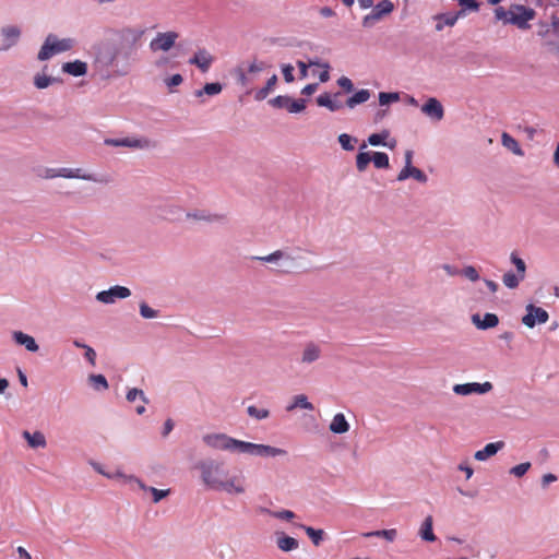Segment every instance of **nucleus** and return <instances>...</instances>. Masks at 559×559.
<instances>
[{
	"instance_id": "obj_1",
	"label": "nucleus",
	"mask_w": 559,
	"mask_h": 559,
	"mask_svg": "<svg viewBox=\"0 0 559 559\" xmlns=\"http://www.w3.org/2000/svg\"><path fill=\"white\" fill-rule=\"evenodd\" d=\"M145 28L126 26L116 32L117 41L103 39L91 48L93 68L103 78L126 76L138 61Z\"/></svg>"
},
{
	"instance_id": "obj_2",
	"label": "nucleus",
	"mask_w": 559,
	"mask_h": 559,
	"mask_svg": "<svg viewBox=\"0 0 559 559\" xmlns=\"http://www.w3.org/2000/svg\"><path fill=\"white\" fill-rule=\"evenodd\" d=\"M203 483L215 490L224 491L228 495H243L247 490V480L240 472L237 475L227 477L222 462L213 460L203 461L198 464Z\"/></svg>"
},
{
	"instance_id": "obj_3",
	"label": "nucleus",
	"mask_w": 559,
	"mask_h": 559,
	"mask_svg": "<svg viewBox=\"0 0 559 559\" xmlns=\"http://www.w3.org/2000/svg\"><path fill=\"white\" fill-rule=\"evenodd\" d=\"M75 44L73 38L59 39L55 34H48L38 51L37 59L46 61L55 55L71 50Z\"/></svg>"
},
{
	"instance_id": "obj_4",
	"label": "nucleus",
	"mask_w": 559,
	"mask_h": 559,
	"mask_svg": "<svg viewBox=\"0 0 559 559\" xmlns=\"http://www.w3.org/2000/svg\"><path fill=\"white\" fill-rule=\"evenodd\" d=\"M536 12L528 7L522 4H513L510 10L509 19H506V23L513 24L521 29L530 28L528 21L535 17Z\"/></svg>"
},
{
	"instance_id": "obj_5",
	"label": "nucleus",
	"mask_w": 559,
	"mask_h": 559,
	"mask_svg": "<svg viewBox=\"0 0 559 559\" xmlns=\"http://www.w3.org/2000/svg\"><path fill=\"white\" fill-rule=\"evenodd\" d=\"M104 144L115 147H129L135 150H151L156 147V142L148 138H123V139H105Z\"/></svg>"
},
{
	"instance_id": "obj_6",
	"label": "nucleus",
	"mask_w": 559,
	"mask_h": 559,
	"mask_svg": "<svg viewBox=\"0 0 559 559\" xmlns=\"http://www.w3.org/2000/svg\"><path fill=\"white\" fill-rule=\"evenodd\" d=\"M203 441L206 445L213 449L230 452H237L239 442V440L234 439L225 433L205 435L203 437Z\"/></svg>"
},
{
	"instance_id": "obj_7",
	"label": "nucleus",
	"mask_w": 559,
	"mask_h": 559,
	"mask_svg": "<svg viewBox=\"0 0 559 559\" xmlns=\"http://www.w3.org/2000/svg\"><path fill=\"white\" fill-rule=\"evenodd\" d=\"M22 36V28L19 25L8 24L0 28V52L8 51L12 47L16 46Z\"/></svg>"
},
{
	"instance_id": "obj_8",
	"label": "nucleus",
	"mask_w": 559,
	"mask_h": 559,
	"mask_svg": "<svg viewBox=\"0 0 559 559\" xmlns=\"http://www.w3.org/2000/svg\"><path fill=\"white\" fill-rule=\"evenodd\" d=\"M371 8L372 11L362 19L364 27H371L383 16L390 14L394 10V4L391 0H382L374 7L372 5Z\"/></svg>"
},
{
	"instance_id": "obj_9",
	"label": "nucleus",
	"mask_w": 559,
	"mask_h": 559,
	"mask_svg": "<svg viewBox=\"0 0 559 559\" xmlns=\"http://www.w3.org/2000/svg\"><path fill=\"white\" fill-rule=\"evenodd\" d=\"M59 177L67 179H82L85 181H92L97 183H105L108 180L104 176H98L94 173H87L81 168H68L61 167L58 168Z\"/></svg>"
},
{
	"instance_id": "obj_10",
	"label": "nucleus",
	"mask_w": 559,
	"mask_h": 559,
	"mask_svg": "<svg viewBox=\"0 0 559 559\" xmlns=\"http://www.w3.org/2000/svg\"><path fill=\"white\" fill-rule=\"evenodd\" d=\"M179 34L174 31L157 33L156 36L150 43V49L153 52L156 51H168L174 46L176 40L178 39Z\"/></svg>"
},
{
	"instance_id": "obj_11",
	"label": "nucleus",
	"mask_w": 559,
	"mask_h": 559,
	"mask_svg": "<svg viewBox=\"0 0 559 559\" xmlns=\"http://www.w3.org/2000/svg\"><path fill=\"white\" fill-rule=\"evenodd\" d=\"M270 105L275 108H286L288 112H301L306 108L307 100L304 98L293 99L287 95H278L269 100Z\"/></svg>"
},
{
	"instance_id": "obj_12",
	"label": "nucleus",
	"mask_w": 559,
	"mask_h": 559,
	"mask_svg": "<svg viewBox=\"0 0 559 559\" xmlns=\"http://www.w3.org/2000/svg\"><path fill=\"white\" fill-rule=\"evenodd\" d=\"M526 311L527 313L522 318V322L527 328H534L536 323L542 324L548 321V312L540 307L530 304L526 306Z\"/></svg>"
},
{
	"instance_id": "obj_13",
	"label": "nucleus",
	"mask_w": 559,
	"mask_h": 559,
	"mask_svg": "<svg viewBox=\"0 0 559 559\" xmlns=\"http://www.w3.org/2000/svg\"><path fill=\"white\" fill-rule=\"evenodd\" d=\"M421 112L432 121L439 122L444 118V108L439 99L429 97L420 108Z\"/></svg>"
},
{
	"instance_id": "obj_14",
	"label": "nucleus",
	"mask_w": 559,
	"mask_h": 559,
	"mask_svg": "<svg viewBox=\"0 0 559 559\" xmlns=\"http://www.w3.org/2000/svg\"><path fill=\"white\" fill-rule=\"evenodd\" d=\"M131 295L128 287L124 286H112L108 290L99 292L96 295V299L103 304H112L117 298H127Z\"/></svg>"
},
{
	"instance_id": "obj_15",
	"label": "nucleus",
	"mask_w": 559,
	"mask_h": 559,
	"mask_svg": "<svg viewBox=\"0 0 559 559\" xmlns=\"http://www.w3.org/2000/svg\"><path fill=\"white\" fill-rule=\"evenodd\" d=\"M492 389V384L490 382L484 383H464V384H455L453 386L454 393L459 395H469L472 393L484 394L489 392Z\"/></svg>"
},
{
	"instance_id": "obj_16",
	"label": "nucleus",
	"mask_w": 559,
	"mask_h": 559,
	"mask_svg": "<svg viewBox=\"0 0 559 559\" xmlns=\"http://www.w3.org/2000/svg\"><path fill=\"white\" fill-rule=\"evenodd\" d=\"M214 58L206 49H199L193 57L189 59V64L198 67L203 73L207 72Z\"/></svg>"
},
{
	"instance_id": "obj_17",
	"label": "nucleus",
	"mask_w": 559,
	"mask_h": 559,
	"mask_svg": "<svg viewBox=\"0 0 559 559\" xmlns=\"http://www.w3.org/2000/svg\"><path fill=\"white\" fill-rule=\"evenodd\" d=\"M341 95V92H336L333 96L330 93H323L317 97V104L320 107H325L330 111L334 112L340 110L343 107L341 102H337L335 98Z\"/></svg>"
},
{
	"instance_id": "obj_18",
	"label": "nucleus",
	"mask_w": 559,
	"mask_h": 559,
	"mask_svg": "<svg viewBox=\"0 0 559 559\" xmlns=\"http://www.w3.org/2000/svg\"><path fill=\"white\" fill-rule=\"evenodd\" d=\"M321 357V347L313 343L309 342L305 345L301 353V362L302 364H312L317 361Z\"/></svg>"
},
{
	"instance_id": "obj_19",
	"label": "nucleus",
	"mask_w": 559,
	"mask_h": 559,
	"mask_svg": "<svg viewBox=\"0 0 559 559\" xmlns=\"http://www.w3.org/2000/svg\"><path fill=\"white\" fill-rule=\"evenodd\" d=\"M411 177L421 183H425L428 180L427 175L423 170L414 166L404 167L397 175V180L404 181Z\"/></svg>"
},
{
	"instance_id": "obj_20",
	"label": "nucleus",
	"mask_w": 559,
	"mask_h": 559,
	"mask_svg": "<svg viewBox=\"0 0 559 559\" xmlns=\"http://www.w3.org/2000/svg\"><path fill=\"white\" fill-rule=\"evenodd\" d=\"M62 71L73 76H83L87 73V63L74 60L62 64Z\"/></svg>"
},
{
	"instance_id": "obj_21",
	"label": "nucleus",
	"mask_w": 559,
	"mask_h": 559,
	"mask_svg": "<svg viewBox=\"0 0 559 559\" xmlns=\"http://www.w3.org/2000/svg\"><path fill=\"white\" fill-rule=\"evenodd\" d=\"M472 321L478 329L487 330L497 326L499 318L495 313H486L483 319H480L479 314H474Z\"/></svg>"
},
{
	"instance_id": "obj_22",
	"label": "nucleus",
	"mask_w": 559,
	"mask_h": 559,
	"mask_svg": "<svg viewBox=\"0 0 559 559\" xmlns=\"http://www.w3.org/2000/svg\"><path fill=\"white\" fill-rule=\"evenodd\" d=\"M503 447H504L503 441L488 443L485 445L484 449L476 451L474 454V457L477 461H486L490 456L495 455Z\"/></svg>"
},
{
	"instance_id": "obj_23",
	"label": "nucleus",
	"mask_w": 559,
	"mask_h": 559,
	"mask_svg": "<svg viewBox=\"0 0 559 559\" xmlns=\"http://www.w3.org/2000/svg\"><path fill=\"white\" fill-rule=\"evenodd\" d=\"M329 429L331 432L336 435L346 433L349 430V424L346 420L343 413H337L334 415Z\"/></svg>"
},
{
	"instance_id": "obj_24",
	"label": "nucleus",
	"mask_w": 559,
	"mask_h": 559,
	"mask_svg": "<svg viewBox=\"0 0 559 559\" xmlns=\"http://www.w3.org/2000/svg\"><path fill=\"white\" fill-rule=\"evenodd\" d=\"M13 338L19 345L24 346L29 352L38 350V345L35 338L28 334L17 331L13 333Z\"/></svg>"
},
{
	"instance_id": "obj_25",
	"label": "nucleus",
	"mask_w": 559,
	"mask_h": 559,
	"mask_svg": "<svg viewBox=\"0 0 559 559\" xmlns=\"http://www.w3.org/2000/svg\"><path fill=\"white\" fill-rule=\"evenodd\" d=\"M23 437L26 439L31 448H45L47 444L46 438L40 431L31 433L29 431L25 430L23 432Z\"/></svg>"
},
{
	"instance_id": "obj_26",
	"label": "nucleus",
	"mask_w": 559,
	"mask_h": 559,
	"mask_svg": "<svg viewBox=\"0 0 559 559\" xmlns=\"http://www.w3.org/2000/svg\"><path fill=\"white\" fill-rule=\"evenodd\" d=\"M501 143L507 150L511 151L513 154H515L518 156L524 155V152L521 148L519 142L513 136H511L509 133H507V132L502 133Z\"/></svg>"
},
{
	"instance_id": "obj_27",
	"label": "nucleus",
	"mask_w": 559,
	"mask_h": 559,
	"mask_svg": "<svg viewBox=\"0 0 559 559\" xmlns=\"http://www.w3.org/2000/svg\"><path fill=\"white\" fill-rule=\"evenodd\" d=\"M138 399H140L143 404L136 406L135 411H136V413L139 415H142L145 412V406L144 405L148 402L147 399L145 397L144 392L142 390H139V389H135V388L128 391L127 400L130 403L135 402Z\"/></svg>"
},
{
	"instance_id": "obj_28",
	"label": "nucleus",
	"mask_w": 559,
	"mask_h": 559,
	"mask_svg": "<svg viewBox=\"0 0 559 559\" xmlns=\"http://www.w3.org/2000/svg\"><path fill=\"white\" fill-rule=\"evenodd\" d=\"M371 96L369 90H359L354 95L347 98L346 106L350 109L355 108L357 105L366 103Z\"/></svg>"
},
{
	"instance_id": "obj_29",
	"label": "nucleus",
	"mask_w": 559,
	"mask_h": 559,
	"mask_svg": "<svg viewBox=\"0 0 559 559\" xmlns=\"http://www.w3.org/2000/svg\"><path fill=\"white\" fill-rule=\"evenodd\" d=\"M276 545L282 551H292L298 548V540L294 537L281 534L276 538Z\"/></svg>"
},
{
	"instance_id": "obj_30",
	"label": "nucleus",
	"mask_w": 559,
	"mask_h": 559,
	"mask_svg": "<svg viewBox=\"0 0 559 559\" xmlns=\"http://www.w3.org/2000/svg\"><path fill=\"white\" fill-rule=\"evenodd\" d=\"M433 20L437 21V24L435 26L437 32H441L444 28V26L452 27L456 24L454 19L452 17V12L436 14L433 16Z\"/></svg>"
},
{
	"instance_id": "obj_31",
	"label": "nucleus",
	"mask_w": 559,
	"mask_h": 559,
	"mask_svg": "<svg viewBox=\"0 0 559 559\" xmlns=\"http://www.w3.org/2000/svg\"><path fill=\"white\" fill-rule=\"evenodd\" d=\"M420 537L426 542H435L436 535L432 531V516L428 515L425 521L421 524L420 531H419Z\"/></svg>"
},
{
	"instance_id": "obj_32",
	"label": "nucleus",
	"mask_w": 559,
	"mask_h": 559,
	"mask_svg": "<svg viewBox=\"0 0 559 559\" xmlns=\"http://www.w3.org/2000/svg\"><path fill=\"white\" fill-rule=\"evenodd\" d=\"M276 82H277V76H276V74H273L267 80L265 86H263L262 88H260L255 92L254 99L258 102L265 99L269 96V94L271 93V91L274 88Z\"/></svg>"
},
{
	"instance_id": "obj_33",
	"label": "nucleus",
	"mask_w": 559,
	"mask_h": 559,
	"mask_svg": "<svg viewBox=\"0 0 559 559\" xmlns=\"http://www.w3.org/2000/svg\"><path fill=\"white\" fill-rule=\"evenodd\" d=\"M524 278L525 277L523 275H520L519 273L507 272L502 276V283L504 284L506 287H508L510 289H514V288L519 287L520 283Z\"/></svg>"
},
{
	"instance_id": "obj_34",
	"label": "nucleus",
	"mask_w": 559,
	"mask_h": 559,
	"mask_svg": "<svg viewBox=\"0 0 559 559\" xmlns=\"http://www.w3.org/2000/svg\"><path fill=\"white\" fill-rule=\"evenodd\" d=\"M261 444L241 441L238 442V453H246L250 455L260 456Z\"/></svg>"
},
{
	"instance_id": "obj_35",
	"label": "nucleus",
	"mask_w": 559,
	"mask_h": 559,
	"mask_svg": "<svg viewBox=\"0 0 559 559\" xmlns=\"http://www.w3.org/2000/svg\"><path fill=\"white\" fill-rule=\"evenodd\" d=\"M222 90H223V86L218 82L206 83L202 90L195 91V96L200 97L203 94L214 96V95L219 94L222 92Z\"/></svg>"
},
{
	"instance_id": "obj_36",
	"label": "nucleus",
	"mask_w": 559,
	"mask_h": 559,
	"mask_svg": "<svg viewBox=\"0 0 559 559\" xmlns=\"http://www.w3.org/2000/svg\"><path fill=\"white\" fill-rule=\"evenodd\" d=\"M299 527L306 532V534L309 536V538L316 546H319L321 544L324 535V532L322 530H316L313 527L306 526L302 524H300Z\"/></svg>"
},
{
	"instance_id": "obj_37",
	"label": "nucleus",
	"mask_w": 559,
	"mask_h": 559,
	"mask_svg": "<svg viewBox=\"0 0 559 559\" xmlns=\"http://www.w3.org/2000/svg\"><path fill=\"white\" fill-rule=\"evenodd\" d=\"M296 407L305 408L312 411L313 405L308 401L307 396L304 394L296 395L294 397V403L287 407V411L290 412Z\"/></svg>"
},
{
	"instance_id": "obj_38",
	"label": "nucleus",
	"mask_w": 559,
	"mask_h": 559,
	"mask_svg": "<svg viewBox=\"0 0 559 559\" xmlns=\"http://www.w3.org/2000/svg\"><path fill=\"white\" fill-rule=\"evenodd\" d=\"M371 160L373 162L374 167L379 169L389 168L390 166L389 156L383 152H374L371 156Z\"/></svg>"
},
{
	"instance_id": "obj_39",
	"label": "nucleus",
	"mask_w": 559,
	"mask_h": 559,
	"mask_svg": "<svg viewBox=\"0 0 559 559\" xmlns=\"http://www.w3.org/2000/svg\"><path fill=\"white\" fill-rule=\"evenodd\" d=\"M286 454L287 452L284 449L261 444L260 456H284Z\"/></svg>"
},
{
	"instance_id": "obj_40",
	"label": "nucleus",
	"mask_w": 559,
	"mask_h": 559,
	"mask_svg": "<svg viewBox=\"0 0 559 559\" xmlns=\"http://www.w3.org/2000/svg\"><path fill=\"white\" fill-rule=\"evenodd\" d=\"M365 536L366 537H370V536L383 537L389 542H393L397 536V532L395 528H390V530L370 532V533L365 534Z\"/></svg>"
},
{
	"instance_id": "obj_41",
	"label": "nucleus",
	"mask_w": 559,
	"mask_h": 559,
	"mask_svg": "<svg viewBox=\"0 0 559 559\" xmlns=\"http://www.w3.org/2000/svg\"><path fill=\"white\" fill-rule=\"evenodd\" d=\"M370 162H371L370 152H360L356 156V167L359 171H365Z\"/></svg>"
},
{
	"instance_id": "obj_42",
	"label": "nucleus",
	"mask_w": 559,
	"mask_h": 559,
	"mask_svg": "<svg viewBox=\"0 0 559 559\" xmlns=\"http://www.w3.org/2000/svg\"><path fill=\"white\" fill-rule=\"evenodd\" d=\"M389 136V131L384 130L381 133H372L368 136V143L372 146L388 145L384 140Z\"/></svg>"
},
{
	"instance_id": "obj_43",
	"label": "nucleus",
	"mask_w": 559,
	"mask_h": 559,
	"mask_svg": "<svg viewBox=\"0 0 559 559\" xmlns=\"http://www.w3.org/2000/svg\"><path fill=\"white\" fill-rule=\"evenodd\" d=\"M511 262L514 264L516 269V273L520 275H523L525 277L526 275V264L522 258L518 255L516 252H512L510 255Z\"/></svg>"
},
{
	"instance_id": "obj_44",
	"label": "nucleus",
	"mask_w": 559,
	"mask_h": 559,
	"mask_svg": "<svg viewBox=\"0 0 559 559\" xmlns=\"http://www.w3.org/2000/svg\"><path fill=\"white\" fill-rule=\"evenodd\" d=\"M90 382L94 385L96 390H107L108 382L103 374H91L88 378Z\"/></svg>"
},
{
	"instance_id": "obj_45",
	"label": "nucleus",
	"mask_w": 559,
	"mask_h": 559,
	"mask_svg": "<svg viewBox=\"0 0 559 559\" xmlns=\"http://www.w3.org/2000/svg\"><path fill=\"white\" fill-rule=\"evenodd\" d=\"M55 81H56V79L52 76L37 74L34 78V85L38 90H44V88L48 87Z\"/></svg>"
},
{
	"instance_id": "obj_46",
	"label": "nucleus",
	"mask_w": 559,
	"mask_h": 559,
	"mask_svg": "<svg viewBox=\"0 0 559 559\" xmlns=\"http://www.w3.org/2000/svg\"><path fill=\"white\" fill-rule=\"evenodd\" d=\"M399 99H400V94L397 92H393V93L381 92L379 94V104L381 106L389 105L391 103L397 102Z\"/></svg>"
},
{
	"instance_id": "obj_47",
	"label": "nucleus",
	"mask_w": 559,
	"mask_h": 559,
	"mask_svg": "<svg viewBox=\"0 0 559 559\" xmlns=\"http://www.w3.org/2000/svg\"><path fill=\"white\" fill-rule=\"evenodd\" d=\"M338 142H340V144H341L343 150H345V151H353L354 150L353 142H357V139L350 136L347 133H342V134L338 135Z\"/></svg>"
},
{
	"instance_id": "obj_48",
	"label": "nucleus",
	"mask_w": 559,
	"mask_h": 559,
	"mask_svg": "<svg viewBox=\"0 0 559 559\" xmlns=\"http://www.w3.org/2000/svg\"><path fill=\"white\" fill-rule=\"evenodd\" d=\"M247 411L251 417H254L257 419H264L269 417V411L264 408H258L253 405H250Z\"/></svg>"
},
{
	"instance_id": "obj_49",
	"label": "nucleus",
	"mask_w": 559,
	"mask_h": 559,
	"mask_svg": "<svg viewBox=\"0 0 559 559\" xmlns=\"http://www.w3.org/2000/svg\"><path fill=\"white\" fill-rule=\"evenodd\" d=\"M38 176L43 179H53L59 177L58 168L44 167L38 170Z\"/></svg>"
},
{
	"instance_id": "obj_50",
	"label": "nucleus",
	"mask_w": 559,
	"mask_h": 559,
	"mask_svg": "<svg viewBox=\"0 0 559 559\" xmlns=\"http://www.w3.org/2000/svg\"><path fill=\"white\" fill-rule=\"evenodd\" d=\"M269 513L276 519L290 521L295 518V513L290 510H281V511H269Z\"/></svg>"
},
{
	"instance_id": "obj_51",
	"label": "nucleus",
	"mask_w": 559,
	"mask_h": 559,
	"mask_svg": "<svg viewBox=\"0 0 559 559\" xmlns=\"http://www.w3.org/2000/svg\"><path fill=\"white\" fill-rule=\"evenodd\" d=\"M530 467H531V463H528V462L521 463V464L515 465L514 467H512L510 473L513 474L516 477H522L523 475H525L527 473Z\"/></svg>"
},
{
	"instance_id": "obj_52",
	"label": "nucleus",
	"mask_w": 559,
	"mask_h": 559,
	"mask_svg": "<svg viewBox=\"0 0 559 559\" xmlns=\"http://www.w3.org/2000/svg\"><path fill=\"white\" fill-rule=\"evenodd\" d=\"M140 313L145 319H153L157 317V311L148 307L145 302L140 304Z\"/></svg>"
},
{
	"instance_id": "obj_53",
	"label": "nucleus",
	"mask_w": 559,
	"mask_h": 559,
	"mask_svg": "<svg viewBox=\"0 0 559 559\" xmlns=\"http://www.w3.org/2000/svg\"><path fill=\"white\" fill-rule=\"evenodd\" d=\"M284 257V252L281 250H276L273 253L264 257H255L254 259L263 261V262H275Z\"/></svg>"
},
{
	"instance_id": "obj_54",
	"label": "nucleus",
	"mask_w": 559,
	"mask_h": 559,
	"mask_svg": "<svg viewBox=\"0 0 559 559\" xmlns=\"http://www.w3.org/2000/svg\"><path fill=\"white\" fill-rule=\"evenodd\" d=\"M148 490L152 492L153 501L155 503L160 501L163 498H165V497H167L169 495V489L163 490V489H157V488H154V487H150Z\"/></svg>"
},
{
	"instance_id": "obj_55",
	"label": "nucleus",
	"mask_w": 559,
	"mask_h": 559,
	"mask_svg": "<svg viewBox=\"0 0 559 559\" xmlns=\"http://www.w3.org/2000/svg\"><path fill=\"white\" fill-rule=\"evenodd\" d=\"M462 274L468 278L469 281L472 282H476L479 280V274L477 272V270L474 267V266H466L463 271H462Z\"/></svg>"
},
{
	"instance_id": "obj_56",
	"label": "nucleus",
	"mask_w": 559,
	"mask_h": 559,
	"mask_svg": "<svg viewBox=\"0 0 559 559\" xmlns=\"http://www.w3.org/2000/svg\"><path fill=\"white\" fill-rule=\"evenodd\" d=\"M282 72H283L284 79L287 83L294 82V80H295L294 74H293L294 67L292 64H289V63L283 64Z\"/></svg>"
},
{
	"instance_id": "obj_57",
	"label": "nucleus",
	"mask_w": 559,
	"mask_h": 559,
	"mask_svg": "<svg viewBox=\"0 0 559 559\" xmlns=\"http://www.w3.org/2000/svg\"><path fill=\"white\" fill-rule=\"evenodd\" d=\"M337 84L340 87H342L344 91H346L348 93L354 91V84H353L352 80L348 79L347 76H341L337 80Z\"/></svg>"
},
{
	"instance_id": "obj_58",
	"label": "nucleus",
	"mask_w": 559,
	"mask_h": 559,
	"mask_svg": "<svg viewBox=\"0 0 559 559\" xmlns=\"http://www.w3.org/2000/svg\"><path fill=\"white\" fill-rule=\"evenodd\" d=\"M215 217L212 216H204L199 215L197 212H187L186 219L188 222H195V221H213Z\"/></svg>"
},
{
	"instance_id": "obj_59",
	"label": "nucleus",
	"mask_w": 559,
	"mask_h": 559,
	"mask_svg": "<svg viewBox=\"0 0 559 559\" xmlns=\"http://www.w3.org/2000/svg\"><path fill=\"white\" fill-rule=\"evenodd\" d=\"M182 81H183V79H182L181 74H174L170 78L166 79L165 83L169 88H171V87L180 85L182 83Z\"/></svg>"
},
{
	"instance_id": "obj_60",
	"label": "nucleus",
	"mask_w": 559,
	"mask_h": 559,
	"mask_svg": "<svg viewBox=\"0 0 559 559\" xmlns=\"http://www.w3.org/2000/svg\"><path fill=\"white\" fill-rule=\"evenodd\" d=\"M459 4L471 11L479 10V3L476 0H461Z\"/></svg>"
},
{
	"instance_id": "obj_61",
	"label": "nucleus",
	"mask_w": 559,
	"mask_h": 559,
	"mask_svg": "<svg viewBox=\"0 0 559 559\" xmlns=\"http://www.w3.org/2000/svg\"><path fill=\"white\" fill-rule=\"evenodd\" d=\"M84 349H85V354H84L85 358L92 366H95L96 352L91 346H84Z\"/></svg>"
},
{
	"instance_id": "obj_62",
	"label": "nucleus",
	"mask_w": 559,
	"mask_h": 559,
	"mask_svg": "<svg viewBox=\"0 0 559 559\" xmlns=\"http://www.w3.org/2000/svg\"><path fill=\"white\" fill-rule=\"evenodd\" d=\"M495 16L497 20H502L506 23V19L510 16V11L507 12L503 7H498L495 9Z\"/></svg>"
},
{
	"instance_id": "obj_63",
	"label": "nucleus",
	"mask_w": 559,
	"mask_h": 559,
	"mask_svg": "<svg viewBox=\"0 0 559 559\" xmlns=\"http://www.w3.org/2000/svg\"><path fill=\"white\" fill-rule=\"evenodd\" d=\"M265 68V63L260 61L258 62L257 60H254L248 68V73H255V72H260L262 70H264Z\"/></svg>"
},
{
	"instance_id": "obj_64",
	"label": "nucleus",
	"mask_w": 559,
	"mask_h": 559,
	"mask_svg": "<svg viewBox=\"0 0 559 559\" xmlns=\"http://www.w3.org/2000/svg\"><path fill=\"white\" fill-rule=\"evenodd\" d=\"M317 90H318V84H317V83H310V84L306 85V86L301 90V94H302V95L310 96V95H312Z\"/></svg>"
}]
</instances>
